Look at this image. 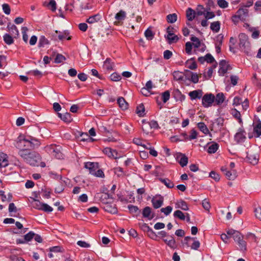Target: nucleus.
I'll return each mask as SVG.
<instances>
[{
  "label": "nucleus",
  "instance_id": "1",
  "mask_svg": "<svg viewBox=\"0 0 261 261\" xmlns=\"http://www.w3.org/2000/svg\"><path fill=\"white\" fill-rule=\"evenodd\" d=\"M227 233L232 237L238 246V249L242 251H245L247 249L246 242L244 240L243 236L238 231L230 229L226 231Z\"/></svg>",
  "mask_w": 261,
  "mask_h": 261
},
{
  "label": "nucleus",
  "instance_id": "2",
  "mask_svg": "<svg viewBox=\"0 0 261 261\" xmlns=\"http://www.w3.org/2000/svg\"><path fill=\"white\" fill-rule=\"evenodd\" d=\"M61 149V147L60 146H57L55 144L47 145L45 147L46 152L58 159H61L63 158Z\"/></svg>",
  "mask_w": 261,
  "mask_h": 261
},
{
  "label": "nucleus",
  "instance_id": "3",
  "mask_svg": "<svg viewBox=\"0 0 261 261\" xmlns=\"http://www.w3.org/2000/svg\"><path fill=\"white\" fill-rule=\"evenodd\" d=\"M184 241L188 246H190L192 249L196 250L200 247V242L195 237H186Z\"/></svg>",
  "mask_w": 261,
  "mask_h": 261
},
{
  "label": "nucleus",
  "instance_id": "4",
  "mask_svg": "<svg viewBox=\"0 0 261 261\" xmlns=\"http://www.w3.org/2000/svg\"><path fill=\"white\" fill-rule=\"evenodd\" d=\"M167 34L165 35V37L167 39L169 44L177 42L179 38L174 34L173 28L168 27L167 29Z\"/></svg>",
  "mask_w": 261,
  "mask_h": 261
},
{
  "label": "nucleus",
  "instance_id": "5",
  "mask_svg": "<svg viewBox=\"0 0 261 261\" xmlns=\"http://www.w3.org/2000/svg\"><path fill=\"white\" fill-rule=\"evenodd\" d=\"M215 101V96L213 94H205L202 98V104L204 108H208L212 106Z\"/></svg>",
  "mask_w": 261,
  "mask_h": 261
},
{
  "label": "nucleus",
  "instance_id": "6",
  "mask_svg": "<svg viewBox=\"0 0 261 261\" xmlns=\"http://www.w3.org/2000/svg\"><path fill=\"white\" fill-rule=\"evenodd\" d=\"M221 171L229 180H234L237 177V172L236 170H229L225 167H222Z\"/></svg>",
  "mask_w": 261,
  "mask_h": 261
},
{
  "label": "nucleus",
  "instance_id": "7",
  "mask_svg": "<svg viewBox=\"0 0 261 261\" xmlns=\"http://www.w3.org/2000/svg\"><path fill=\"white\" fill-rule=\"evenodd\" d=\"M31 154H34V156H29L25 162L32 166H38V164L41 160L40 155L34 151H32Z\"/></svg>",
  "mask_w": 261,
  "mask_h": 261
},
{
  "label": "nucleus",
  "instance_id": "8",
  "mask_svg": "<svg viewBox=\"0 0 261 261\" xmlns=\"http://www.w3.org/2000/svg\"><path fill=\"white\" fill-rule=\"evenodd\" d=\"M28 137L19 136L18 138V140L16 144L17 148L20 149H24V148H30L29 144L27 143L28 142Z\"/></svg>",
  "mask_w": 261,
  "mask_h": 261
},
{
  "label": "nucleus",
  "instance_id": "9",
  "mask_svg": "<svg viewBox=\"0 0 261 261\" xmlns=\"http://www.w3.org/2000/svg\"><path fill=\"white\" fill-rule=\"evenodd\" d=\"M248 10L246 8H241L237 12V15L234 16V19L239 18L242 21H244L248 16Z\"/></svg>",
  "mask_w": 261,
  "mask_h": 261
},
{
  "label": "nucleus",
  "instance_id": "10",
  "mask_svg": "<svg viewBox=\"0 0 261 261\" xmlns=\"http://www.w3.org/2000/svg\"><path fill=\"white\" fill-rule=\"evenodd\" d=\"M239 46L242 49H245L248 47L249 42L248 41V36L244 33H241L239 36Z\"/></svg>",
  "mask_w": 261,
  "mask_h": 261
},
{
  "label": "nucleus",
  "instance_id": "11",
  "mask_svg": "<svg viewBox=\"0 0 261 261\" xmlns=\"http://www.w3.org/2000/svg\"><path fill=\"white\" fill-rule=\"evenodd\" d=\"M246 133L243 128H240L237 133L234 135V140L238 143H241L244 142L246 139Z\"/></svg>",
  "mask_w": 261,
  "mask_h": 261
},
{
  "label": "nucleus",
  "instance_id": "12",
  "mask_svg": "<svg viewBox=\"0 0 261 261\" xmlns=\"http://www.w3.org/2000/svg\"><path fill=\"white\" fill-rule=\"evenodd\" d=\"M219 73L221 75H224L227 71L230 69V66L228 63L225 60H222L219 63Z\"/></svg>",
  "mask_w": 261,
  "mask_h": 261
},
{
  "label": "nucleus",
  "instance_id": "13",
  "mask_svg": "<svg viewBox=\"0 0 261 261\" xmlns=\"http://www.w3.org/2000/svg\"><path fill=\"white\" fill-rule=\"evenodd\" d=\"M164 198L161 195L154 196L151 200L153 206L154 208L160 207L163 204Z\"/></svg>",
  "mask_w": 261,
  "mask_h": 261
},
{
  "label": "nucleus",
  "instance_id": "14",
  "mask_svg": "<svg viewBox=\"0 0 261 261\" xmlns=\"http://www.w3.org/2000/svg\"><path fill=\"white\" fill-rule=\"evenodd\" d=\"M85 167L89 170L90 173L92 174L98 168V165L97 163L89 162L85 163Z\"/></svg>",
  "mask_w": 261,
  "mask_h": 261
},
{
  "label": "nucleus",
  "instance_id": "15",
  "mask_svg": "<svg viewBox=\"0 0 261 261\" xmlns=\"http://www.w3.org/2000/svg\"><path fill=\"white\" fill-rule=\"evenodd\" d=\"M143 217L150 220L154 217V214L152 212L151 208L149 206H146L142 211Z\"/></svg>",
  "mask_w": 261,
  "mask_h": 261
},
{
  "label": "nucleus",
  "instance_id": "16",
  "mask_svg": "<svg viewBox=\"0 0 261 261\" xmlns=\"http://www.w3.org/2000/svg\"><path fill=\"white\" fill-rule=\"evenodd\" d=\"M55 33L58 35V39L60 40H62L64 39L69 40L71 39V36H69V32L67 30L62 32L56 30Z\"/></svg>",
  "mask_w": 261,
  "mask_h": 261
},
{
  "label": "nucleus",
  "instance_id": "17",
  "mask_svg": "<svg viewBox=\"0 0 261 261\" xmlns=\"http://www.w3.org/2000/svg\"><path fill=\"white\" fill-rule=\"evenodd\" d=\"M31 152H32V151H30L27 149H24L19 150L18 154L25 162L29 156H34V154H31Z\"/></svg>",
  "mask_w": 261,
  "mask_h": 261
},
{
  "label": "nucleus",
  "instance_id": "18",
  "mask_svg": "<svg viewBox=\"0 0 261 261\" xmlns=\"http://www.w3.org/2000/svg\"><path fill=\"white\" fill-rule=\"evenodd\" d=\"M247 157L251 164L255 165L257 163L258 160V154L257 153L252 154L251 152H248Z\"/></svg>",
  "mask_w": 261,
  "mask_h": 261
},
{
  "label": "nucleus",
  "instance_id": "19",
  "mask_svg": "<svg viewBox=\"0 0 261 261\" xmlns=\"http://www.w3.org/2000/svg\"><path fill=\"white\" fill-rule=\"evenodd\" d=\"M176 159L181 167L186 166L187 165L188 159L185 155L179 153L177 155Z\"/></svg>",
  "mask_w": 261,
  "mask_h": 261
},
{
  "label": "nucleus",
  "instance_id": "20",
  "mask_svg": "<svg viewBox=\"0 0 261 261\" xmlns=\"http://www.w3.org/2000/svg\"><path fill=\"white\" fill-rule=\"evenodd\" d=\"M28 137V142L27 143L29 144L30 148H34L35 147H38L40 145V143L38 140L31 137V136H27Z\"/></svg>",
  "mask_w": 261,
  "mask_h": 261
},
{
  "label": "nucleus",
  "instance_id": "21",
  "mask_svg": "<svg viewBox=\"0 0 261 261\" xmlns=\"http://www.w3.org/2000/svg\"><path fill=\"white\" fill-rule=\"evenodd\" d=\"M43 6L47 7L52 11H55L57 9V4L55 0H48V2L46 1L43 3Z\"/></svg>",
  "mask_w": 261,
  "mask_h": 261
},
{
  "label": "nucleus",
  "instance_id": "22",
  "mask_svg": "<svg viewBox=\"0 0 261 261\" xmlns=\"http://www.w3.org/2000/svg\"><path fill=\"white\" fill-rule=\"evenodd\" d=\"M189 95L192 100L196 98L200 99L202 96V92L200 90H194L189 93Z\"/></svg>",
  "mask_w": 261,
  "mask_h": 261
},
{
  "label": "nucleus",
  "instance_id": "23",
  "mask_svg": "<svg viewBox=\"0 0 261 261\" xmlns=\"http://www.w3.org/2000/svg\"><path fill=\"white\" fill-rule=\"evenodd\" d=\"M8 165L7 155L4 153H0V168L5 167Z\"/></svg>",
  "mask_w": 261,
  "mask_h": 261
},
{
  "label": "nucleus",
  "instance_id": "24",
  "mask_svg": "<svg viewBox=\"0 0 261 261\" xmlns=\"http://www.w3.org/2000/svg\"><path fill=\"white\" fill-rule=\"evenodd\" d=\"M164 242L167 244L170 247L173 248L175 246V241L172 236H168L164 239Z\"/></svg>",
  "mask_w": 261,
  "mask_h": 261
},
{
  "label": "nucleus",
  "instance_id": "25",
  "mask_svg": "<svg viewBox=\"0 0 261 261\" xmlns=\"http://www.w3.org/2000/svg\"><path fill=\"white\" fill-rule=\"evenodd\" d=\"M176 208H181L184 211H188L189 210L188 206L187 203L182 200L177 201L175 203Z\"/></svg>",
  "mask_w": 261,
  "mask_h": 261
},
{
  "label": "nucleus",
  "instance_id": "26",
  "mask_svg": "<svg viewBox=\"0 0 261 261\" xmlns=\"http://www.w3.org/2000/svg\"><path fill=\"white\" fill-rule=\"evenodd\" d=\"M196 12L192 9L189 8L186 11V16L189 21L193 20L196 17Z\"/></svg>",
  "mask_w": 261,
  "mask_h": 261
},
{
  "label": "nucleus",
  "instance_id": "27",
  "mask_svg": "<svg viewBox=\"0 0 261 261\" xmlns=\"http://www.w3.org/2000/svg\"><path fill=\"white\" fill-rule=\"evenodd\" d=\"M105 211H107L111 214H116L117 212V210L115 206L111 204L107 203L103 207Z\"/></svg>",
  "mask_w": 261,
  "mask_h": 261
},
{
  "label": "nucleus",
  "instance_id": "28",
  "mask_svg": "<svg viewBox=\"0 0 261 261\" xmlns=\"http://www.w3.org/2000/svg\"><path fill=\"white\" fill-rule=\"evenodd\" d=\"M225 100V96L223 93H218L215 97V100L217 105L222 104Z\"/></svg>",
  "mask_w": 261,
  "mask_h": 261
},
{
  "label": "nucleus",
  "instance_id": "29",
  "mask_svg": "<svg viewBox=\"0 0 261 261\" xmlns=\"http://www.w3.org/2000/svg\"><path fill=\"white\" fill-rule=\"evenodd\" d=\"M142 128L143 131L147 134H149L150 132V130H151L149 123H148V121H146L144 120H142Z\"/></svg>",
  "mask_w": 261,
  "mask_h": 261
},
{
  "label": "nucleus",
  "instance_id": "30",
  "mask_svg": "<svg viewBox=\"0 0 261 261\" xmlns=\"http://www.w3.org/2000/svg\"><path fill=\"white\" fill-rule=\"evenodd\" d=\"M211 29L216 33L218 32L220 29V23L219 21H215L211 24Z\"/></svg>",
  "mask_w": 261,
  "mask_h": 261
},
{
  "label": "nucleus",
  "instance_id": "31",
  "mask_svg": "<svg viewBox=\"0 0 261 261\" xmlns=\"http://www.w3.org/2000/svg\"><path fill=\"white\" fill-rule=\"evenodd\" d=\"M117 102L119 107L123 110H125L127 108V103L126 102L124 98L119 97L117 100Z\"/></svg>",
  "mask_w": 261,
  "mask_h": 261
},
{
  "label": "nucleus",
  "instance_id": "32",
  "mask_svg": "<svg viewBox=\"0 0 261 261\" xmlns=\"http://www.w3.org/2000/svg\"><path fill=\"white\" fill-rule=\"evenodd\" d=\"M197 125L199 129L204 134L206 135L209 133L208 129L203 122H199Z\"/></svg>",
  "mask_w": 261,
  "mask_h": 261
},
{
  "label": "nucleus",
  "instance_id": "33",
  "mask_svg": "<svg viewBox=\"0 0 261 261\" xmlns=\"http://www.w3.org/2000/svg\"><path fill=\"white\" fill-rule=\"evenodd\" d=\"M100 19V16L99 14L94 15L90 16L87 19V22L89 23H94L97 22Z\"/></svg>",
  "mask_w": 261,
  "mask_h": 261
},
{
  "label": "nucleus",
  "instance_id": "34",
  "mask_svg": "<svg viewBox=\"0 0 261 261\" xmlns=\"http://www.w3.org/2000/svg\"><path fill=\"white\" fill-rule=\"evenodd\" d=\"M219 147V145L217 143H213L211 145H210L207 149V152L209 153H214L218 150Z\"/></svg>",
  "mask_w": 261,
  "mask_h": 261
},
{
  "label": "nucleus",
  "instance_id": "35",
  "mask_svg": "<svg viewBox=\"0 0 261 261\" xmlns=\"http://www.w3.org/2000/svg\"><path fill=\"white\" fill-rule=\"evenodd\" d=\"M160 181L168 188H172L174 186L173 182L168 178H161Z\"/></svg>",
  "mask_w": 261,
  "mask_h": 261
},
{
  "label": "nucleus",
  "instance_id": "36",
  "mask_svg": "<svg viewBox=\"0 0 261 261\" xmlns=\"http://www.w3.org/2000/svg\"><path fill=\"white\" fill-rule=\"evenodd\" d=\"M231 113L234 118L238 120L240 123H242V119L240 112L234 109L231 110Z\"/></svg>",
  "mask_w": 261,
  "mask_h": 261
},
{
  "label": "nucleus",
  "instance_id": "37",
  "mask_svg": "<svg viewBox=\"0 0 261 261\" xmlns=\"http://www.w3.org/2000/svg\"><path fill=\"white\" fill-rule=\"evenodd\" d=\"M196 14L197 16L204 15L205 12H206L205 8L203 6L199 5H198L196 10Z\"/></svg>",
  "mask_w": 261,
  "mask_h": 261
},
{
  "label": "nucleus",
  "instance_id": "38",
  "mask_svg": "<svg viewBox=\"0 0 261 261\" xmlns=\"http://www.w3.org/2000/svg\"><path fill=\"white\" fill-rule=\"evenodd\" d=\"M177 19V16L175 13L169 14L167 16V20L169 23H173L175 22Z\"/></svg>",
  "mask_w": 261,
  "mask_h": 261
},
{
  "label": "nucleus",
  "instance_id": "39",
  "mask_svg": "<svg viewBox=\"0 0 261 261\" xmlns=\"http://www.w3.org/2000/svg\"><path fill=\"white\" fill-rule=\"evenodd\" d=\"M126 16V13L124 11L121 10L115 15V19L118 21L124 20Z\"/></svg>",
  "mask_w": 261,
  "mask_h": 261
},
{
  "label": "nucleus",
  "instance_id": "40",
  "mask_svg": "<svg viewBox=\"0 0 261 261\" xmlns=\"http://www.w3.org/2000/svg\"><path fill=\"white\" fill-rule=\"evenodd\" d=\"M3 38L5 42L8 45L12 44L14 42L13 38L9 34H5Z\"/></svg>",
  "mask_w": 261,
  "mask_h": 261
},
{
  "label": "nucleus",
  "instance_id": "41",
  "mask_svg": "<svg viewBox=\"0 0 261 261\" xmlns=\"http://www.w3.org/2000/svg\"><path fill=\"white\" fill-rule=\"evenodd\" d=\"M191 40L192 41V45L195 48H198L201 45V42L199 39L195 36H193L191 38Z\"/></svg>",
  "mask_w": 261,
  "mask_h": 261
},
{
  "label": "nucleus",
  "instance_id": "42",
  "mask_svg": "<svg viewBox=\"0 0 261 261\" xmlns=\"http://www.w3.org/2000/svg\"><path fill=\"white\" fill-rule=\"evenodd\" d=\"M114 64L111 60L107 59L104 62L103 66L107 70H112L113 68Z\"/></svg>",
  "mask_w": 261,
  "mask_h": 261
},
{
  "label": "nucleus",
  "instance_id": "43",
  "mask_svg": "<svg viewBox=\"0 0 261 261\" xmlns=\"http://www.w3.org/2000/svg\"><path fill=\"white\" fill-rule=\"evenodd\" d=\"M48 40L44 37L41 36L39 40L38 46L39 47H44L45 45L48 44Z\"/></svg>",
  "mask_w": 261,
  "mask_h": 261
},
{
  "label": "nucleus",
  "instance_id": "44",
  "mask_svg": "<svg viewBox=\"0 0 261 261\" xmlns=\"http://www.w3.org/2000/svg\"><path fill=\"white\" fill-rule=\"evenodd\" d=\"M145 108L143 105L141 104L138 106L136 109V113L139 116H143L144 115Z\"/></svg>",
  "mask_w": 261,
  "mask_h": 261
},
{
  "label": "nucleus",
  "instance_id": "45",
  "mask_svg": "<svg viewBox=\"0 0 261 261\" xmlns=\"http://www.w3.org/2000/svg\"><path fill=\"white\" fill-rule=\"evenodd\" d=\"M170 92L166 91L162 94L161 99L164 102H166L170 98Z\"/></svg>",
  "mask_w": 261,
  "mask_h": 261
},
{
  "label": "nucleus",
  "instance_id": "46",
  "mask_svg": "<svg viewBox=\"0 0 261 261\" xmlns=\"http://www.w3.org/2000/svg\"><path fill=\"white\" fill-rule=\"evenodd\" d=\"M174 216L182 220H184L186 219V215L179 210H177L174 212Z\"/></svg>",
  "mask_w": 261,
  "mask_h": 261
},
{
  "label": "nucleus",
  "instance_id": "47",
  "mask_svg": "<svg viewBox=\"0 0 261 261\" xmlns=\"http://www.w3.org/2000/svg\"><path fill=\"white\" fill-rule=\"evenodd\" d=\"M173 76L176 81H181L184 77L182 73L178 71H174L173 73Z\"/></svg>",
  "mask_w": 261,
  "mask_h": 261
},
{
  "label": "nucleus",
  "instance_id": "48",
  "mask_svg": "<svg viewBox=\"0 0 261 261\" xmlns=\"http://www.w3.org/2000/svg\"><path fill=\"white\" fill-rule=\"evenodd\" d=\"M110 78L112 81L117 82L121 80V76L118 73L114 72L110 75Z\"/></svg>",
  "mask_w": 261,
  "mask_h": 261
},
{
  "label": "nucleus",
  "instance_id": "49",
  "mask_svg": "<svg viewBox=\"0 0 261 261\" xmlns=\"http://www.w3.org/2000/svg\"><path fill=\"white\" fill-rule=\"evenodd\" d=\"M253 130L254 133L256 134L257 137L260 136L261 135V122L257 123L254 126Z\"/></svg>",
  "mask_w": 261,
  "mask_h": 261
},
{
  "label": "nucleus",
  "instance_id": "50",
  "mask_svg": "<svg viewBox=\"0 0 261 261\" xmlns=\"http://www.w3.org/2000/svg\"><path fill=\"white\" fill-rule=\"evenodd\" d=\"M198 136L197 132L195 129H192L190 132V134L189 137H187V139H188V141H191L197 138Z\"/></svg>",
  "mask_w": 261,
  "mask_h": 261
},
{
  "label": "nucleus",
  "instance_id": "51",
  "mask_svg": "<svg viewBox=\"0 0 261 261\" xmlns=\"http://www.w3.org/2000/svg\"><path fill=\"white\" fill-rule=\"evenodd\" d=\"M60 118L63 120L65 122H70V114L69 113H66L64 114H62L60 113L58 114Z\"/></svg>",
  "mask_w": 261,
  "mask_h": 261
},
{
  "label": "nucleus",
  "instance_id": "52",
  "mask_svg": "<svg viewBox=\"0 0 261 261\" xmlns=\"http://www.w3.org/2000/svg\"><path fill=\"white\" fill-rule=\"evenodd\" d=\"M42 204L43 203L41 202L40 201L34 200V202L32 203V205L34 208L38 210H41Z\"/></svg>",
  "mask_w": 261,
  "mask_h": 261
},
{
  "label": "nucleus",
  "instance_id": "53",
  "mask_svg": "<svg viewBox=\"0 0 261 261\" xmlns=\"http://www.w3.org/2000/svg\"><path fill=\"white\" fill-rule=\"evenodd\" d=\"M144 34L147 39L149 40L152 39L154 36V34L152 31L149 29H148L145 31Z\"/></svg>",
  "mask_w": 261,
  "mask_h": 261
},
{
  "label": "nucleus",
  "instance_id": "54",
  "mask_svg": "<svg viewBox=\"0 0 261 261\" xmlns=\"http://www.w3.org/2000/svg\"><path fill=\"white\" fill-rule=\"evenodd\" d=\"M172 207L170 206H168L161 209V212L163 213L166 216L169 215L172 212Z\"/></svg>",
  "mask_w": 261,
  "mask_h": 261
},
{
  "label": "nucleus",
  "instance_id": "55",
  "mask_svg": "<svg viewBox=\"0 0 261 261\" xmlns=\"http://www.w3.org/2000/svg\"><path fill=\"white\" fill-rule=\"evenodd\" d=\"M21 30H22L23 40L25 42L27 43L28 40V36L27 34V32L28 31V28L25 27H23L22 28Z\"/></svg>",
  "mask_w": 261,
  "mask_h": 261
},
{
  "label": "nucleus",
  "instance_id": "56",
  "mask_svg": "<svg viewBox=\"0 0 261 261\" xmlns=\"http://www.w3.org/2000/svg\"><path fill=\"white\" fill-rule=\"evenodd\" d=\"M188 68L190 69H195L197 68V64L195 62L193 61H188L186 63Z\"/></svg>",
  "mask_w": 261,
  "mask_h": 261
},
{
  "label": "nucleus",
  "instance_id": "57",
  "mask_svg": "<svg viewBox=\"0 0 261 261\" xmlns=\"http://www.w3.org/2000/svg\"><path fill=\"white\" fill-rule=\"evenodd\" d=\"M66 59L65 57L63 56L62 55L58 54L55 58V62L56 63H60L63 62Z\"/></svg>",
  "mask_w": 261,
  "mask_h": 261
},
{
  "label": "nucleus",
  "instance_id": "58",
  "mask_svg": "<svg viewBox=\"0 0 261 261\" xmlns=\"http://www.w3.org/2000/svg\"><path fill=\"white\" fill-rule=\"evenodd\" d=\"M35 233L32 231L29 232L24 236V239L25 242H29L34 238Z\"/></svg>",
  "mask_w": 261,
  "mask_h": 261
},
{
  "label": "nucleus",
  "instance_id": "59",
  "mask_svg": "<svg viewBox=\"0 0 261 261\" xmlns=\"http://www.w3.org/2000/svg\"><path fill=\"white\" fill-rule=\"evenodd\" d=\"M250 31L252 32V37L254 39H257L259 37V32L255 28H250Z\"/></svg>",
  "mask_w": 261,
  "mask_h": 261
},
{
  "label": "nucleus",
  "instance_id": "60",
  "mask_svg": "<svg viewBox=\"0 0 261 261\" xmlns=\"http://www.w3.org/2000/svg\"><path fill=\"white\" fill-rule=\"evenodd\" d=\"M53 210V208L49 205L46 203H43L41 211H43L45 212H51Z\"/></svg>",
  "mask_w": 261,
  "mask_h": 261
},
{
  "label": "nucleus",
  "instance_id": "61",
  "mask_svg": "<svg viewBox=\"0 0 261 261\" xmlns=\"http://www.w3.org/2000/svg\"><path fill=\"white\" fill-rule=\"evenodd\" d=\"M217 3L221 8H226L228 6V3L225 0H218Z\"/></svg>",
  "mask_w": 261,
  "mask_h": 261
},
{
  "label": "nucleus",
  "instance_id": "62",
  "mask_svg": "<svg viewBox=\"0 0 261 261\" xmlns=\"http://www.w3.org/2000/svg\"><path fill=\"white\" fill-rule=\"evenodd\" d=\"M254 212L255 217L261 221V207H258L255 208Z\"/></svg>",
  "mask_w": 261,
  "mask_h": 261
},
{
  "label": "nucleus",
  "instance_id": "63",
  "mask_svg": "<svg viewBox=\"0 0 261 261\" xmlns=\"http://www.w3.org/2000/svg\"><path fill=\"white\" fill-rule=\"evenodd\" d=\"M191 80L195 84L197 83L199 81V75L196 73L191 72Z\"/></svg>",
  "mask_w": 261,
  "mask_h": 261
},
{
  "label": "nucleus",
  "instance_id": "64",
  "mask_svg": "<svg viewBox=\"0 0 261 261\" xmlns=\"http://www.w3.org/2000/svg\"><path fill=\"white\" fill-rule=\"evenodd\" d=\"M3 10L4 12L7 14L9 15L10 13V8L9 6L7 4H4L2 5Z\"/></svg>",
  "mask_w": 261,
  "mask_h": 261
}]
</instances>
